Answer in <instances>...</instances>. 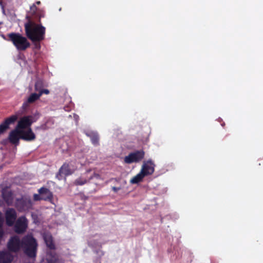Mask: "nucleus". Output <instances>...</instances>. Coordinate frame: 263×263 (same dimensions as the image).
Instances as JSON below:
<instances>
[{
	"label": "nucleus",
	"instance_id": "obj_24",
	"mask_svg": "<svg viewBox=\"0 0 263 263\" xmlns=\"http://www.w3.org/2000/svg\"><path fill=\"white\" fill-rule=\"evenodd\" d=\"M43 87V82L41 80H38L35 85V89L36 90L39 91L41 90V88Z\"/></svg>",
	"mask_w": 263,
	"mask_h": 263
},
{
	"label": "nucleus",
	"instance_id": "obj_10",
	"mask_svg": "<svg viewBox=\"0 0 263 263\" xmlns=\"http://www.w3.org/2000/svg\"><path fill=\"white\" fill-rule=\"evenodd\" d=\"M22 133L21 130L16 127L15 129L10 132L9 136L10 141L15 144H17L19 139L21 138Z\"/></svg>",
	"mask_w": 263,
	"mask_h": 263
},
{
	"label": "nucleus",
	"instance_id": "obj_18",
	"mask_svg": "<svg viewBox=\"0 0 263 263\" xmlns=\"http://www.w3.org/2000/svg\"><path fill=\"white\" fill-rule=\"evenodd\" d=\"M67 120L72 124H75L76 125H78L79 120V117L76 114H73L72 115H70L68 116Z\"/></svg>",
	"mask_w": 263,
	"mask_h": 263
},
{
	"label": "nucleus",
	"instance_id": "obj_33",
	"mask_svg": "<svg viewBox=\"0 0 263 263\" xmlns=\"http://www.w3.org/2000/svg\"><path fill=\"white\" fill-rule=\"evenodd\" d=\"M36 4H37V5L40 4V1H37V2H36Z\"/></svg>",
	"mask_w": 263,
	"mask_h": 263
},
{
	"label": "nucleus",
	"instance_id": "obj_3",
	"mask_svg": "<svg viewBox=\"0 0 263 263\" xmlns=\"http://www.w3.org/2000/svg\"><path fill=\"white\" fill-rule=\"evenodd\" d=\"M8 36L18 50H25L30 45L27 39L19 33H10Z\"/></svg>",
	"mask_w": 263,
	"mask_h": 263
},
{
	"label": "nucleus",
	"instance_id": "obj_1",
	"mask_svg": "<svg viewBox=\"0 0 263 263\" xmlns=\"http://www.w3.org/2000/svg\"><path fill=\"white\" fill-rule=\"evenodd\" d=\"M37 243L35 239L31 235L25 236L22 240L17 236L11 238L8 243L9 249L13 252H17L23 249L25 253L30 257L36 256Z\"/></svg>",
	"mask_w": 263,
	"mask_h": 263
},
{
	"label": "nucleus",
	"instance_id": "obj_32",
	"mask_svg": "<svg viewBox=\"0 0 263 263\" xmlns=\"http://www.w3.org/2000/svg\"><path fill=\"white\" fill-rule=\"evenodd\" d=\"M101 254V255H103V252L101 251V250H99V251H97V253H100Z\"/></svg>",
	"mask_w": 263,
	"mask_h": 263
},
{
	"label": "nucleus",
	"instance_id": "obj_21",
	"mask_svg": "<svg viewBox=\"0 0 263 263\" xmlns=\"http://www.w3.org/2000/svg\"><path fill=\"white\" fill-rule=\"evenodd\" d=\"M87 182L88 181L86 179L80 177L74 181V183L76 185H82L86 184Z\"/></svg>",
	"mask_w": 263,
	"mask_h": 263
},
{
	"label": "nucleus",
	"instance_id": "obj_7",
	"mask_svg": "<svg viewBox=\"0 0 263 263\" xmlns=\"http://www.w3.org/2000/svg\"><path fill=\"white\" fill-rule=\"evenodd\" d=\"M32 117L31 116H26L22 118L18 121L16 128L19 130H25L30 128L32 123Z\"/></svg>",
	"mask_w": 263,
	"mask_h": 263
},
{
	"label": "nucleus",
	"instance_id": "obj_5",
	"mask_svg": "<svg viewBox=\"0 0 263 263\" xmlns=\"http://www.w3.org/2000/svg\"><path fill=\"white\" fill-rule=\"evenodd\" d=\"M28 227V220L24 216L19 217L14 224V231L16 233L22 234L24 233Z\"/></svg>",
	"mask_w": 263,
	"mask_h": 263
},
{
	"label": "nucleus",
	"instance_id": "obj_15",
	"mask_svg": "<svg viewBox=\"0 0 263 263\" xmlns=\"http://www.w3.org/2000/svg\"><path fill=\"white\" fill-rule=\"evenodd\" d=\"M40 98V96L39 94L33 93H32L28 98L26 102H24L23 105V107L25 108L28 107L29 103H32L38 100Z\"/></svg>",
	"mask_w": 263,
	"mask_h": 263
},
{
	"label": "nucleus",
	"instance_id": "obj_28",
	"mask_svg": "<svg viewBox=\"0 0 263 263\" xmlns=\"http://www.w3.org/2000/svg\"><path fill=\"white\" fill-rule=\"evenodd\" d=\"M112 190L115 192V193H117L120 190H121V187H115V186H113L112 187Z\"/></svg>",
	"mask_w": 263,
	"mask_h": 263
},
{
	"label": "nucleus",
	"instance_id": "obj_4",
	"mask_svg": "<svg viewBox=\"0 0 263 263\" xmlns=\"http://www.w3.org/2000/svg\"><path fill=\"white\" fill-rule=\"evenodd\" d=\"M145 153L143 150L137 151L130 153L124 158V162L128 164L133 162H138L143 159Z\"/></svg>",
	"mask_w": 263,
	"mask_h": 263
},
{
	"label": "nucleus",
	"instance_id": "obj_26",
	"mask_svg": "<svg viewBox=\"0 0 263 263\" xmlns=\"http://www.w3.org/2000/svg\"><path fill=\"white\" fill-rule=\"evenodd\" d=\"M31 206V200L30 199L25 198V204L23 205V209H26L30 208Z\"/></svg>",
	"mask_w": 263,
	"mask_h": 263
},
{
	"label": "nucleus",
	"instance_id": "obj_23",
	"mask_svg": "<svg viewBox=\"0 0 263 263\" xmlns=\"http://www.w3.org/2000/svg\"><path fill=\"white\" fill-rule=\"evenodd\" d=\"M7 193H6V192L3 193V197H4V199H5V200L7 202V203L8 204H10L12 202L11 195L10 193H8V196L7 197L6 196Z\"/></svg>",
	"mask_w": 263,
	"mask_h": 263
},
{
	"label": "nucleus",
	"instance_id": "obj_6",
	"mask_svg": "<svg viewBox=\"0 0 263 263\" xmlns=\"http://www.w3.org/2000/svg\"><path fill=\"white\" fill-rule=\"evenodd\" d=\"M155 165L151 160L144 162L141 172L145 176L152 175L155 171Z\"/></svg>",
	"mask_w": 263,
	"mask_h": 263
},
{
	"label": "nucleus",
	"instance_id": "obj_31",
	"mask_svg": "<svg viewBox=\"0 0 263 263\" xmlns=\"http://www.w3.org/2000/svg\"><path fill=\"white\" fill-rule=\"evenodd\" d=\"M71 173H72L69 172V170H68V168H67V173H66L67 176L71 174Z\"/></svg>",
	"mask_w": 263,
	"mask_h": 263
},
{
	"label": "nucleus",
	"instance_id": "obj_29",
	"mask_svg": "<svg viewBox=\"0 0 263 263\" xmlns=\"http://www.w3.org/2000/svg\"><path fill=\"white\" fill-rule=\"evenodd\" d=\"M40 195H37V194H35L34 195V199L35 200H41V199H40Z\"/></svg>",
	"mask_w": 263,
	"mask_h": 263
},
{
	"label": "nucleus",
	"instance_id": "obj_11",
	"mask_svg": "<svg viewBox=\"0 0 263 263\" xmlns=\"http://www.w3.org/2000/svg\"><path fill=\"white\" fill-rule=\"evenodd\" d=\"M22 133L21 139L26 141H32L35 139V135L30 128L25 130H21Z\"/></svg>",
	"mask_w": 263,
	"mask_h": 263
},
{
	"label": "nucleus",
	"instance_id": "obj_16",
	"mask_svg": "<svg viewBox=\"0 0 263 263\" xmlns=\"http://www.w3.org/2000/svg\"><path fill=\"white\" fill-rule=\"evenodd\" d=\"M43 237L47 246L51 250L54 249V245L53 243L52 238L51 235L46 233L44 235Z\"/></svg>",
	"mask_w": 263,
	"mask_h": 263
},
{
	"label": "nucleus",
	"instance_id": "obj_2",
	"mask_svg": "<svg viewBox=\"0 0 263 263\" xmlns=\"http://www.w3.org/2000/svg\"><path fill=\"white\" fill-rule=\"evenodd\" d=\"M25 30L27 36L32 42L40 41L44 39L45 28L41 25L29 20L25 24Z\"/></svg>",
	"mask_w": 263,
	"mask_h": 263
},
{
	"label": "nucleus",
	"instance_id": "obj_8",
	"mask_svg": "<svg viewBox=\"0 0 263 263\" xmlns=\"http://www.w3.org/2000/svg\"><path fill=\"white\" fill-rule=\"evenodd\" d=\"M5 218L6 223L8 226H12L14 224L16 218V213L13 209H8L5 212Z\"/></svg>",
	"mask_w": 263,
	"mask_h": 263
},
{
	"label": "nucleus",
	"instance_id": "obj_17",
	"mask_svg": "<svg viewBox=\"0 0 263 263\" xmlns=\"http://www.w3.org/2000/svg\"><path fill=\"white\" fill-rule=\"evenodd\" d=\"M145 177L144 174L140 171L139 173L134 176L130 180L132 184H136L142 181L144 177Z\"/></svg>",
	"mask_w": 263,
	"mask_h": 263
},
{
	"label": "nucleus",
	"instance_id": "obj_22",
	"mask_svg": "<svg viewBox=\"0 0 263 263\" xmlns=\"http://www.w3.org/2000/svg\"><path fill=\"white\" fill-rule=\"evenodd\" d=\"M4 223V217L1 212H0V237H2L3 235L4 232L3 230V226Z\"/></svg>",
	"mask_w": 263,
	"mask_h": 263
},
{
	"label": "nucleus",
	"instance_id": "obj_13",
	"mask_svg": "<svg viewBox=\"0 0 263 263\" xmlns=\"http://www.w3.org/2000/svg\"><path fill=\"white\" fill-rule=\"evenodd\" d=\"M46 260L48 263H55L59 260V256L54 251L51 250L47 254Z\"/></svg>",
	"mask_w": 263,
	"mask_h": 263
},
{
	"label": "nucleus",
	"instance_id": "obj_14",
	"mask_svg": "<svg viewBox=\"0 0 263 263\" xmlns=\"http://www.w3.org/2000/svg\"><path fill=\"white\" fill-rule=\"evenodd\" d=\"M39 193L40 194V199L43 200L50 199L52 197V194L50 191L46 188L42 187L39 190Z\"/></svg>",
	"mask_w": 263,
	"mask_h": 263
},
{
	"label": "nucleus",
	"instance_id": "obj_30",
	"mask_svg": "<svg viewBox=\"0 0 263 263\" xmlns=\"http://www.w3.org/2000/svg\"><path fill=\"white\" fill-rule=\"evenodd\" d=\"M30 9L32 11L33 13H34L36 10V6H35V5H33L31 7H30Z\"/></svg>",
	"mask_w": 263,
	"mask_h": 263
},
{
	"label": "nucleus",
	"instance_id": "obj_27",
	"mask_svg": "<svg viewBox=\"0 0 263 263\" xmlns=\"http://www.w3.org/2000/svg\"><path fill=\"white\" fill-rule=\"evenodd\" d=\"M49 93V91L48 89H41L40 91L39 95L41 97L43 93L48 94Z\"/></svg>",
	"mask_w": 263,
	"mask_h": 263
},
{
	"label": "nucleus",
	"instance_id": "obj_20",
	"mask_svg": "<svg viewBox=\"0 0 263 263\" xmlns=\"http://www.w3.org/2000/svg\"><path fill=\"white\" fill-rule=\"evenodd\" d=\"M90 138L93 145H98L99 144V138L97 134H92L90 135Z\"/></svg>",
	"mask_w": 263,
	"mask_h": 263
},
{
	"label": "nucleus",
	"instance_id": "obj_19",
	"mask_svg": "<svg viewBox=\"0 0 263 263\" xmlns=\"http://www.w3.org/2000/svg\"><path fill=\"white\" fill-rule=\"evenodd\" d=\"M57 177L59 180L66 179V167H65L64 164L61 167L58 174L57 175Z\"/></svg>",
	"mask_w": 263,
	"mask_h": 263
},
{
	"label": "nucleus",
	"instance_id": "obj_25",
	"mask_svg": "<svg viewBox=\"0 0 263 263\" xmlns=\"http://www.w3.org/2000/svg\"><path fill=\"white\" fill-rule=\"evenodd\" d=\"M69 101V104L68 105H67V111H69L74 107V103L71 102L70 98H68L67 97V101Z\"/></svg>",
	"mask_w": 263,
	"mask_h": 263
},
{
	"label": "nucleus",
	"instance_id": "obj_9",
	"mask_svg": "<svg viewBox=\"0 0 263 263\" xmlns=\"http://www.w3.org/2000/svg\"><path fill=\"white\" fill-rule=\"evenodd\" d=\"M16 116L13 115L7 118L4 123L0 125V134L4 133L9 128L10 124L14 123L17 119Z\"/></svg>",
	"mask_w": 263,
	"mask_h": 263
},
{
	"label": "nucleus",
	"instance_id": "obj_12",
	"mask_svg": "<svg viewBox=\"0 0 263 263\" xmlns=\"http://www.w3.org/2000/svg\"><path fill=\"white\" fill-rule=\"evenodd\" d=\"M13 259V256L10 252H0V263H10Z\"/></svg>",
	"mask_w": 263,
	"mask_h": 263
}]
</instances>
